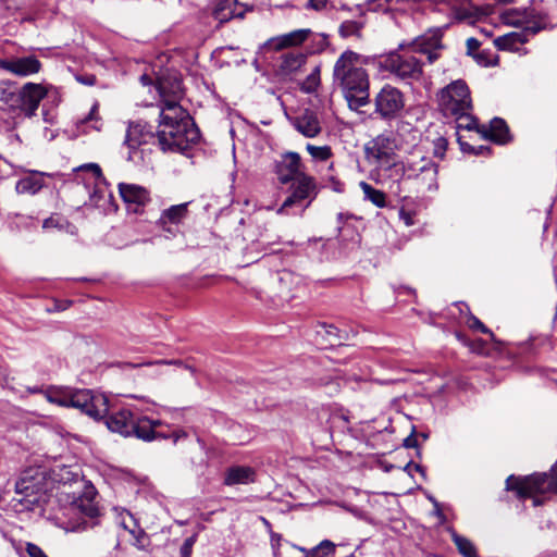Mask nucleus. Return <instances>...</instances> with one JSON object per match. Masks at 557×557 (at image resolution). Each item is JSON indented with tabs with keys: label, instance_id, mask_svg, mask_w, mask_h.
<instances>
[{
	"label": "nucleus",
	"instance_id": "6",
	"mask_svg": "<svg viewBox=\"0 0 557 557\" xmlns=\"http://www.w3.org/2000/svg\"><path fill=\"white\" fill-rule=\"evenodd\" d=\"M392 168L395 173H401L403 180L416 181L423 190L435 191L438 188V165L430 158L408 159L400 163H393Z\"/></svg>",
	"mask_w": 557,
	"mask_h": 557
},
{
	"label": "nucleus",
	"instance_id": "14",
	"mask_svg": "<svg viewBox=\"0 0 557 557\" xmlns=\"http://www.w3.org/2000/svg\"><path fill=\"white\" fill-rule=\"evenodd\" d=\"M395 148L394 138L388 134H381L366 145L364 152L368 160L383 165L389 164Z\"/></svg>",
	"mask_w": 557,
	"mask_h": 557
},
{
	"label": "nucleus",
	"instance_id": "64",
	"mask_svg": "<svg viewBox=\"0 0 557 557\" xmlns=\"http://www.w3.org/2000/svg\"><path fill=\"white\" fill-rule=\"evenodd\" d=\"M418 436H420L423 441H426L429 437L426 433H420Z\"/></svg>",
	"mask_w": 557,
	"mask_h": 557
},
{
	"label": "nucleus",
	"instance_id": "16",
	"mask_svg": "<svg viewBox=\"0 0 557 557\" xmlns=\"http://www.w3.org/2000/svg\"><path fill=\"white\" fill-rule=\"evenodd\" d=\"M277 181L281 184H288L302 175L301 159L297 152H286L275 160L273 165Z\"/></svg>",
	"mask_w": 557,
	"mask_h": 557
},
{
	"label": "nucleus",
	"instance_id": "44",
	"mask_svg": "<svg viewBox=\"0 0 557 557\" xmlns=\"http://www.w3.org/2000/svg\"><path fill=\"white\" fill-rule=\"evenodd\" d=\"M100 210L104 214L113 213L117 211V205L111 190L108 189L104 201L102 202Z\"/></svg>",
	"mask_w": 557,
	"mask_h": 557
},
{
	"label": "nucleus",
	"instance_id": "45",
	"mask_svg": "<svg viewBox=\"0 0 557 557\" xmlns=\"http://www.w3.org/2000/svg\"><path fill=\"white\" fill-rule=\"evenodd\" d=\"M164 428L169 430L170 426L163 422V426L160 428V430H162L168 435L164 440L172 438L174 444H176L182 438L187 437V432L182 429L174 430L170 433L169 431H165Z\"/></svg>",
	"mask_w": 557,
	"mask_h": 557
},
{
	"label": "nucleus",
	"instance_id": "34",
	"mask_svg": "<svg viewBox=\"0 0 557 557\" xmlns=\"http://www.w3.org/2000/svg\"><path fill=\"white\" fill-rule=\"evenodd\" d=\"M311 34L310 29H297L290 32L288 34L283 35L278 38V47L285 48L289 46H297L307 40L308 36Z\"/></svg>",
	"mask_w": 557,
	"mask_h": 557
},
{
	"label": "nucleus",
	"instance_id": "50",
	"mask_svg": "<svg viewBox=\"0 0 557 557\" xmlns=\"http://www.w3.org/2000/svg\"><path fill=\"white\" fill-rule=\"evenodd\" d=\"M196 539L195 536H190L185 540L184 544L181 547V554L183 557H189L191 553V547L195 543Z\"/></svg>",
	"mask_w": 557,
	"mask_h": 557
},
{
	"label": "nucleus",
	"instance_id": "25",
	"mask_svg": "<svg viewBox=\"0 0 557 557\" xmlns=\"http://www.w3.org/2000/svg\"><path fill=\"white\" fill-rule=\"evenodd\" d=\"M50 174L39 171H28V174L21 177L15 185L17 194L36 195L45 186L44 178Z\"/></svg>",
	"mask_w": 557,
	"mask_h": 557
},
{
	"label": "nucleus",
	"instance_id": "21",
	"mask_svg": "<svg viewBox=\"0 0 557 557\" xmlns=\"http://www.w3.org/2000/svg\"><path fill=\"white\" fill-rule=\"evenodd\" d=\"M504 21L506 24L524 28V26L532 25L533 23L537 25H543V29L547 25L546 15H535L534 10H518L510 9L507 10L503 14Z\"/></svg>",
	"mask_w": 557,
	"mask_h": 557
},
{
	"label": "nucleus",
	"instance_id": "58",
	"mask_svg": "<svg viewBox=\"0 0 557 557\" xmlns=\"http://www.w3.org/2000/svg\"><path fill=\"white\" fill-rule=\"evenodd\" d=\"M436 147L437 149L435 150V154L443 156V151L446 149V140L444 138H440Z\"/></svg>",
	"mask_w": 557,
	"mask_h": 557
},
{
	"label": "nucleus",
	"instance_id": "62",
	"mask_svg": "<svg viewBox=\"0 0 557 557\" xmlns=\"http://www.w3.org/2000/svg\"><path fill=\"white\" fill-rule=\"evenodd\" d=\"M28 392L32 393V394L42 393L45 395V391L42 388H40V387H37V386L29 387Z\"/></svg>",
	"mask_w": 557,
	"mask_h": 557
},
{
	"label": "nucleus",
	"instance_id": "60",
	"mask_svg": "<svg viewBox=\"0 0 557 557\" xmlns=\"http://www.w3.org/2000/svg\"><path fill=\"white\" fill-rule=\"evenodd\" d=\"M7 379H8V373H7V369L3 368L1 364H0V384L7 382Z\"/></svg>",
	"mask_w": 557,
	"mask_h": 557
},
{
	"label": "nucleus",
	"instance_id": "11",
	"mask_svg": "<svg viewBox=\"0 0 557 557\" xmlns=\"http://www.w3.org/2000/svg\"><path fill=\"white\" fill-rule=\"evenodd\" d=\"M375 113L383 120L395 119L405 107L403 92L391 85H385L374 98Z\"/></svg>",
	"mask_w": 557,
	"mask_h": 557
},
{
	"label": "nucleus",
	"instance_id": "56",
	"mask_svg": "<svg viewBox=\"0 0 557 557\" xmlns=\"http://www.w3.org/2000/svg\"><path fill=\"white\" fill-rule=\"evenodd\" d=\"M480 42L478 39L470 37L467 39V48L469 53H472L474 50L479 49Z\"/></svg>",
	"mask_w": 557,
	"mask_h": 557
},
{
	"label": "nucleus",
	"instance_id": "41",
	"mask_svg": "<svg viewBox=\"0 0 557 557\" xmlns=\"http://www.w3.org/2000/svg\"><path fill=\"white\" fill-rule=\"evenodd\" d=\"M454 117L459 122L458 127H462L468 131L476 129L478 132L481 128V126L478 125L476 119L470 114V111L465 113V115Z\"/></svg>",
	"mask_w": 557,
	"mask_h": 557
},
{
	"label": "nucleus",
	"instance_id": "7",
	"mask_svg": "<svg viewBox=\"0 0 557 557\" xmlns=\"http://www.w3.org/2000/svg\"><path fill=\"white\" fill-rule=\"evenodd\" d=\"M437 98L438 106L446 116L465 115L472 109L470 90L462 79H457L444 87Z\"/></svg>",
	"mask_w": 557,
	"mask_h": 557
},
{
	"label": "nucleus",
	"instance_id": "29",
	"mask_svg": "<svg viewBox=\"0 0 557 557\" xmlns=\"http://www.w3.org/2000/svg\"><path fill=\"white\" fill-rule=\"evenodd\" d=\"M187 207L188 203H181L171 206L170 208L165 209L159 219V223L163 230L172 232L171 227H166V224L170 223L177 225L187 215Z\"/></svg>",
	"mask_w": 557,
	"mask_h": 557
},
{
	"label": "nucleus",
	"instance_id": "23",
	"mask_svg": "<svg viewBox=\"0 0 557 557\" xmlns=\"http://www.w3.org/2000/svg\"><path fill=\"white\" fill-rule=\"evenodd\" d=\"M292 124L301 135L308 138L318 136L322 129L318 115L309 109L295 116Z\"/></svg>",
	"mask_w": 557,
	"mask_h": 557
},
{
	"label": "nucleus",
	"instance_id": "13",
	"mask_svg": "<svg viewBox=\"0 0 557 557\" xmlns=\"http://www.w3.org/2000/svg\"><path fill=\"white\" fill-rule=\"evenodd\" d=\"M0 69L18 77H27L41 71L42 64L36 55L0 58Z\"/></svg>",
	"mask_w": 557,
	"mask_h": 557
},
{
	"label": "nucleus",
	"instance_id": "55",
	"mask_svg": "<svg viewBox=\"0 0 557 557\" xmlns=\"http://www.w3.org/2000/svg\"><path fill=\"white\" fill-rule=\"evenodd\" d=\"M327 0H309L308 7L314 10H322L326 7Z\"/></svg>",
	"mask_w": 557,
	"mask_h": 557
},
{
	"label": "nucleus",
	"instance_id": "8",
	"mask_svg": "<svg viewBox=\"0 0 557 557\" xmlns=\"http://www.w3.org/2000/svg\"><path fill=\"white\" fill-rule=\"evenodd\" d=\"M423 63L410 52L392 53L383 62V67L401 81H419Z\"/></svg>",
	"mask_w": 557,
	"mask_h": 557
},
{
	"label": "nucleus",
	"instance_id": "43",
	"mask_svg": "<svg viewBox=\"0 0 557 557\" xmlns=\"http://www.w3.org/2000/svg\"><path fill=\"white\" fill-rule=\"evenodd\" d=\"M154 364H157V366H160V364H174V366H177V367H183L186 370H189L193 374L195 373V369L191 366L185 364L180 359H176V360H158V361H153V362L150 361V362H145V363H140V364L127 363V366L132 367V368L140 367V366H154Z\"/></svg>",
	"mask_w": 557,
	"mask_h": 557
},
{
	"label": "nucleus",
	"instance_id": "19",
	"mask_svg": "<svg viewBox=\"0 0 557 557\" xmlns=\"http://www.w3.org/2000/svg\"><path fill=\"white\" fill-rule=\"evenodd\" d=\"M441 29L431 30L419 38L412 45V50L426 55L429 63H434L438 58V51L444 48Z\"/></svg>",
	"mask_w": 557,
	"mask_h": 557
},
{
	"label": "nucleus",
	"instance_id": "22",
	"mask_svg": "<svg viewBox=\"0 0 557 557\" xmlns=\"http://www.w3.org/2000/svg\"><path fill=\"white\" fill-rule=\"evenodd\" d=\"M83 169L89 171L95 180L94 189L89 195V203L100 210L109 189L106 177L102 175L100 166L96 163L87 164Z\"/></svg>",
	"mask_w": 557,
	"mask_h": 557
},
{
	"label": "nucleus",
	"instance_id": "47",
	"mask_svg": "<svg viewBox=\"0 0 557 557\" xmlns=\"http://www.w3.org/2000/svg\"><path fill=\"white\" fill-rule=\"evenodd\" d=\"M26 552L29 557H48L47 554L36 544L27 543Z\"/></svg>",
	"mask_w": 557,
	"mask_h": 557
},
{
	"label": "nucleus",
	"instance_id": "33",
	"mask_svg": "<svg viewBox=\"0 0 557 557\" xmlns=\"http://www.w3.org/2000/svg\"><path fill=\"white\" fill-rule=\"evenodd\" d=\"M450 537L460 555L463 557H478L476 548L469 539L458 534L455 530H450Z\"/></svg>",
	"mask_w": 557,
	"mask_h": 557
},
{
	"label": "nucleus",
	"instance_id": "48",
	"mask_svg": "<svg viewBox=\"0 0 557 557\" xmlns=\"http://www.w3.org/2000/svg\"><path fill=\"white\" fill-rule=\"evenodd\" d=\"M14 91L11 90L9 86H5L4 83L0 84V100L4 102H9L14 98Z\"/></svg>",
	"mask_w": 557,
	"mask_h": 557
},
{
	"label": "nucleus",
	"instance_id": "37",
	"mask_svg": "<svg viewBox=\"0 0 557 557\" xmlns=\"http://www.w3.org/2000/svg\"><path fill=\"white\" fill-rule=\"evenodd\" d=\"M306 149L313 159L319 161H326L332 156V150L329 146H314L308 144Z\"/></svg>",
	"mask_w": 557,
	"mask_h": 557
},
{
	"label": "nucleus",
	"instance_id": "36",
	"mask_svg": "<svg viewBox=\"0 0 557 557\" xmlns=\"http://www.w3.org/2000/svg\"><path fill=\"white\" fill-rule=\"evenodd\" d=\"M320 85V66H315L302 82L300 89L307 94L314 92Z\"/></svg>",
	"mask_w": 557,
	"mask_h": 557
},
{
	"label": "nucleus",
	"instance_id": "59",
	"mask_svg": "<svg viewBox=\"0 0 557 557\" xmlns=\"http://www.w3.org/2000/svg\"><path fill=\"white\" fill-rule=\"evenodd\" d=\"M42 116H44V121L46 123H49V124L53 123V116L45 109H42Z\"/></svg>",
	"mask_w": 557,
	"mask_h": 557
},
{
	"label": "nucleus",
	"instance_id": "4",
	"mask_svg": "<svg viewBox=\"0 0 557 557\" xmlns=\"http://www.w3.org/2000/svg\"><path fill=\"white\" fill-rule=\"evenodd\" d=\"M552 475L547 473H533L524 478L509 475L506 480V488L515 491L519 498H533L534 506H541L544 499L540 495L547 493L557 494V468H552Z\"/></svg>",
	"mask_w": 557,
	"mask_h": 557
},
{
	"label": "nucleus",
	"instance_id": "42",
	"mask_svg": "<svg viewBox=\"0 0 557 557\" xmlns=\"http://www.w3.org/2000/svg\"><path fill=\"white\" fill-rule=\"evenodd\" d=\"M467 325L470 330L480 331L481 333L488 334L493 342H496V338L493 332L487 329L476 317L470 314L467 319Z\"/></svg>",
	"mask_w": 557,
	"mask_h": 557
},
{
	"label": "nucleus",
	"instance_id": "61",
	"mask_svg": "<svg viewBox=\"0 0 557 557\" xmlns=\"http://www.w3.org/2000/svg\"><path fill=\"white\" fill-rule=\"evenodd\" d=\"M140 82L143 85L147 86V85H150L152 83V79L149 75L147 74H144L140 76Z\"/></svg>",
	"mask_w": 557,
	"mask_h": 557
},
{
	"label": "nucleus",
	"instance_id": "53",
	"mask_svg": "<svg viewBox=\"0 0 557 557\" xmlns=\"http://www.w3.org/2000/svg\"><path fill=\"white\" fill-rule=\"evenodd\" d=\"M399 218L400 220L404 221V223L407 225V226H410L413 224V218H412V214L404 209H401L399 211Z\"/></svg>",
	"mask_w": 557,
	"mask_h": 557
},
{
	"label": "nucleus",
	"instance_id": "40",
	"mask_svg": "<svg viewBox=\"0 0 557 557\" xmlns=\"http://www.w3.org/2000/svg\"><path fill=\"white\" fill-rule=\"evenodd\" d=\"M335 550V545L330 541H323L319 546L312 549L307 557H331Z\"/></svg>",
	"mask_w": 557,
	"mask_h": 557
},
{
	"label": "nucleus",
	"instance_id": "38",
	"mask_svg": "<svg viewBox=\"0 0 557 557\" xmlns=\"http://www.w3.org/2000/svg\"><path fill=\"white\" fill-rule=\"evenodd\" d=\"M458 143L460 146L461 151L474 154V156H483L488 154L491 152V148L488 146L480 145V146H472L467 141H463L460 137L458 138Z\"/></svg>",
	"mask_w": 557,
	"mask_h": 557
},
{
	"label": "nucleus",
	"instance_id": "51",
	"mask_svg": "<svg viewBox=\"0 0 557 557\" xmlns=\"http://www.w3.org/2000/svg\"><path fill=\"white\" fill-rule=\"evenodd\" d=\"M404 470L407 471L410 475L412 474V471L420 472L423 476L425 475L424 468L419 463H414L413 461H409L405 466Z\"/></svg>",
	"mask_w": 557,
	"mask_h": 557
},
{
	"label": "nucleus",
	"instance_id": "3",
	"mask_svg": "<svg viewBox=\"0 0 557 557\" xmlns=\"http://www.w3.org/2000/svg\"><path fill=\"white\" fill-rule=\"evenodd\" d=\"M102 419L111 432L119 433L124 437H136L144 442H152L168 436L160 430L163 426V421L135 414L128 407L112 410L108 408V412L100 420Z\"/></svg>",
	"mask_w": 557,
	"mask_h": 557
},
{
	"label": "nucleus",
	"instance_id": "17",
	"mask_svg": "<svg viewBox=\"0 0 557 557\" xmlns=\"http://www.w3.org/2000/svg\"><path fill=\"white\" fill-rule=\"evenodd\" d=\"M543 29V25L533 23L532 25L524 26L519 32H512L494 39V45L499 50L519 51L520 47L529 41L531 37L536 35Z\"/></svg>",
	"mask_w": 557,
	"mask_h": 557
},
{
	"label": "nucleus",
	"instance_id": "46",
	"mask_svg": "<svg viewBox=\"0 0 557 557\" xmlns=\"http://www.w3.org/2000/svg\"><path fill=\"white\" fill-rule=\"evenodd\" d=\"M322 329L329 337H333L335 341H331L332 345L341 344L342 335L341 331L332 324H323Z\"/></svg>",
	"mask_w": 557,
	"mask_h": 557
},
{
	"label": "nucleus",
	"instance_id": "18",
	"mask_svg": "<svg viewBox=\"0 0 557 557\" xmlns=\"http://www.w3.org/2000/svg\"><path fill=\"white\" fill-rule=\"evenodd\" d=\"M47 90L40 84L26 83L18 92L21 111L27 117L36 114L40 101L46 97Z\"/></svg>",
	"mask_w": 557,
	"mask_h": 557
},
{
	"label": "nucleus",
	"instance_id": "12",
	"mask_svg": "<svg viewBox=\"0 0 557 557\" xmlns=\"http://www.w3.org/2000/svg\"><path fill=\"white\" fill-rule=\"evenodd\" d=\"M290 195L284 200L278 208L277 213L283 214L288 208L301 203L304 200L311 202L318 195L317 184L312 176L304 173L292 182Z\"/></svg>",
	"mask_w": 557,
	"mask_h": 557
},
{
	"label": "nucleus",
	"instance_id": "39",
	"mask_svg": "<svg viewBox=\"0 0 557 557\" xmlns=\"http://www.w3.org/2000/svg\"><path fill=\"white\" fill-rule=\"evenodd\" d=\"M69 225V222L65 218H63L61 214H52L48 219H46L42 223V228L50 230V228H58V230H64Z\"/></svg>",
	"mask_w": 557,
	"mask_h": 557
},
{
	"label": "nucleus",
	"instance_id": "15",
	"mask_svg": "<svg viewBox=\"0 0 557 557\" xmlns=\"http://www.w3.org/2000/svg\"><path fill=\"white\" fill-rule=\"evenodd\" d=\"M97 491L92 484H85L84 491L73 502V506L86 518L90 519V523L84 521L83 529L92 528L98 522L100 516L99 507L96 502Z\"/></svg>",
	"mask_w": 557,
	"mask_h": 557
},
{
	"label": "nucleus",
	"instance_id": "63",
	"mask_svg": "<svg viewBox=\"0 0 557 557\" xmlns=\"http://www.w3.org/2000/svg\"><path fill=\"white\" fill-rule=\"evenodd\" d=\"M430 500L434 504V506L436 507V512L437 515H441V510L438 509V503L435 500V498L433 497H430Z\"/></svg>",
	"mask_w": 557,
	"mask_h": 557
},
{
	"label": "nucleus",
	"instance_id": "49",
	"mask_svg": "<svg viewBox=\"0 0 557 557\" xmlns=\"http://www.w3.org/2000/svg\"><path fill=\"white\" fill-rule=\"evenodd\" d=\"M403 445L406 448H417L418 447L416 426H412L411 433L404 440Z\"/></svg>",
	"mask_w": 557,
	"mask_h": 557
},
{
	"label": "nucleus",
	"instance_id": "5",
	"mask_svg": "<svg viewBox=\"0 0 557 557\" xmlns=\"http://www.w3.org/2000/svg\"><path fill=\"white\" fill-rule=\"evenodd\" d=\"M156 138L158 139V133L154 135L147 123L131 122L124 139L127 160L137 166L150 163V144L154 143Z\"/></svg>",
	"mask_w": 557,
	"mask_h": 557
},
{
	"label": "nucleus",
	"instance_id": "1",
	"mask_svg": "<svg viewBox=\"0 0 557 557\" xmlns=\"http://www.w3.org/2000/svg\"><path fill=\"white\" fill-rule=\"evenodd\" d=\"M157 90L162 108L158 125V145L164 152L184 153L200 139V131L181 104L183 83L176 73L158 78Z\"/></svg>",
	"mask_w": 557,
	"mask_h": 557
},
{
	"label": "nucleus",
	"instance_id": "10",
	"mask_svg": "<svg viewBox=\"0 0 557 557\" xmlns=\"http://www.w3.org/2000/svg\"><path fill=\"white\" fill-rule=\"evenodd\" d=\"M41 488L27 476H22L15 483V494L10 500V507L17 513L33 511L39 507Z\"/></svg>",
	"mask_w": 557,
	"mask_h": 557
},
{
	"label": "nucleus",
	"instance_id": "57",
	"mask_svg": "<svg viewBox=\"0 0 557 557\" xmlns=\"http://www.w3.org/2000/svg\"><path fill=\"white\" fill-rule=\"evenodd\" d=\"M77 81L84 85L92 86L96 83L95 75L77 76Z\"/></svg>",
	"mask_w": 557,
	"mask_h": 557
},
{
	"label": "nucleus",
	"instance_id": "31",
	"mask_svg": "<svg viewBox=\"0 0 557 557\" xmlns=\"http://www.w3.org/2000/svg\"><path fill=\"white\" fill-rule=\"evenodd\" d=\"M71 391V387H49L45 391V397L51 404L69 407Z\"/></svg>",
	"mask_w": 557,
	"mask_h": 557
},
{
	"label": "nucleus",
	"instance_id": "20",
	"mask_svg": "<svg viewBox=\"0 0 557 557\" xmlns=\"http://www.w3.org/2000/svg\"><path fill=\"white\" fill-rule=\"evenodd\" d=\"M119 191L121 198L127 205V209L134 213L141 212L150 200L148 190L138 185L120 183Z\"/></svg>",
	"mask_w": 557,
	"mask_h": 557
},
{
	"label": "nucleus",
	"instance_id": "30",
	"mask_svg": "<svg viewBox=\"0 0 557 557\" xmlns=\"http://www.w3.org/2000/svg\"><path fill=\"white\" fill-rule=\"evenodd\" d=\"M359 186L363 193V199L370 201L377 208L386 207V194L380 189L374 188L367 182H360Z\"/></svg>",
	"mask_w": 557,
	"mask_h": 557
},
{
	"label": "nucleus",
	"instance_id": "54",
	"mask_svg": "<svg viewBox=\"0 0 557 557\" xmlns=\"http://www.w3.org/2000/svg\"><path fill=\"white\" fill-rule=\"evenodd\" d=\"M71 305V300L55 301L53 309H49V311H63L66 310Z\"/></svg>",
	"mask_w": 557,
	"mask_h": 557
},
{
	"label": "nucleus",
	"instance_id": "9",
	"mask_svg": "<svg viewBox=\"0 0 557 557\" xmlns=\"http://www.w3.org/2000/svg\"><path fill=\"white\" fill-rule=\"evenodd\" d=\"M69 407L77 408L95 420H100L108 412V398L91 389L72 388Z\"/></svg>",
	"mask_w": 557,
	"mask_h": 557
},
{
	"label": "nucleus",
	"instance_id": "35",
	"mask_svg": "<svg viewBox=\"0 0 557 557\" xmlns=\"http://www.w3.org/2000/svg\"><path fill=\"white\" fill-rule=\"evenodd\" d=\"M456 336L465 346L469 347L472 352L479 355L487 354L486 342L482 338L469 339L467 336L460 333H457Z\"/></svg>",
	"mask_w": 557,
	"mask_h": 557
},
{
	"label": "nucleus",
	"instance_id": "2",
	"mask_svg": "<svg viewBox=\"0 0 557 557\" xmlns=\"http://www.w3.org/2000/svg\"><path fill=\"white\" fill-rule=\"evenodd\" d=\"M333 83L343 90L351 109L369 103V77L362 67L361 54L344 51L334 64Z\"/></svg>",
	"mask_w": 557,
	"mask_h": 557
},
{
	"label": "nucleus",
	"instance_id": "52",
	"mask_svg": "<svg viewBox=\"0 0 557 557\" xmlns=\"http://www.w3.org/2000/svg\"><path fill=\"white\" fill-rule=\"evenodd\" d=\"M282 541V536L277 533H272L271 534V546L273 548V554H274V557H277L278 556V546H280V543Z\"/></svg>",
	"mask_w": 557,
	"mask_h": 557
},
{
	"label": "nucleus",
	"instance_id": "27",
	"mask_svg": "<svg viewBox=\"0 0 557 557\" xmlns=\"http://www.w3.org/2000/svg\"><path fill=\"white\" fill-rule=\"evenodd\" d=\"M256 472L251 467L233 466L225 471L223 483L227 486L248 484L255 481Z\"/></svg>",
	"mask_w": 557,
	"mask_h": 557
},
{
	"label": "nucleus",
	"instance_id": "32",
	"mask_svg": "<svg viewBox=\"0 0 557 557\" xmlns=\"http://www.w3.org/2000/svg\"><path fill=\"white\" fill-rule=\"evenodd\" d=\"M366 22L363 20H348L344 21L338 28V34L342 38H350L355 37L357 39H361L362 29L364 27Z\"/></svg>",
	"mask_w": 557,
	"mask_h": 557
},
{
	"label": "nucleus",
	"instance_id": "24",
	"mask_svg": "<svg viewBox=\"0 0 557 557\" xmlns=\"http://www.w3.org/2000/svg\"><path fill=\"white\" fill-rule=\"evenodd\" d=\"M479 134L483 138L490 139L496 144H507L510 139L509 128L506 122L500 117H494L490 122V126L482 125Z\"/></svg>",
	"mask_w": 557,
	"mask_h": 557
},
{
	"label": "nucleus",
	"instance_id": "28",
	"mask_svg": "<svg viewBox=\"0 0 557 557\" xmlns=\"http://www.w3.org/2000/svg\"><path fill=\"white\" fill-rule=\"evenodd\" d=\"M239 3L237 0H221L215 5L212 15L220 23L228 22L232 18L244 16L243 11H238Z\"/></svg>",
	"mask_w": 557,
	"mask_h": 557
},
{
	"label": "nucleus",
	"instance_id": "26",
	"mask_svg": "<svg viewBox=\"0 0 557 557\" xmlns=\"http://www.w3.org/2000/svg\"><path fill=\"white\" fill-rule=\"evenodd\" d=\"M307 55L298 51L283 53L280 58L277 71L282 76L296 74L306 63Z\"/></svg>",
	"mask_w": 557,
	"mask_h": 557
}]
</instances>
